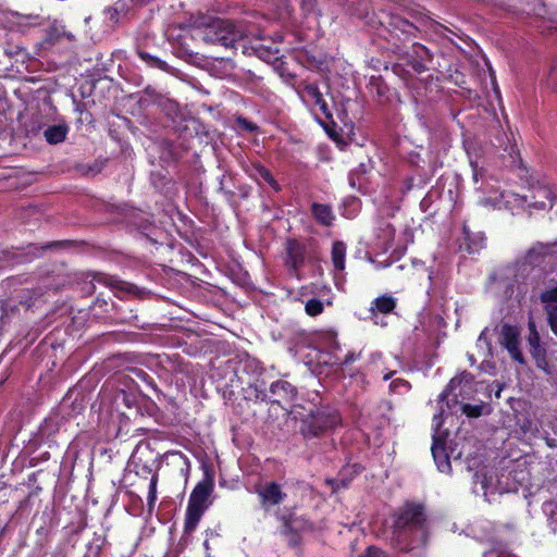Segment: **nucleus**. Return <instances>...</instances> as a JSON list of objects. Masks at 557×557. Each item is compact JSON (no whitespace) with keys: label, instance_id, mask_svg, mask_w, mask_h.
<instances>
[{"label":"nucleus","instance_id":"obj_1","mask_svg":"<svg viewBox=\"0 0 557 557\" xmlns=\"http://www.w3.org/2000/svg\"><path fill=\"white\" fill-rule=\"evenodd\" d=\"M472 381V375L470 373L463 372L459 376H456L450 380L449 384L447 385L446 389L443 391L438 396V403L441 404L440 412L434 414L433 417V445H432V455L434 458V461L437 466V469L441 472H449L450 471V461L449 459L453 458L454 460L460 459L465 456L466 459H469L470 453L466 450V446L469 445L468 442L462 443V446L460 449H458V444H455V447L449 448V454L447 453L445 443H444V433L440 430L443 423V418L446 416V411L443 408V403L446 401V406L449 408V393L455 391L458 385H460L462 382L469 383Z\"/></svg>","mask_w":557,"mask_h":557},{"label":"nucleus","instance_id":"obj_2","mask_svg":"<svg viewBox=\"0 0 557 557\" xmlns=\"http://www.w3.org/2000/svg\"><path fill=\"white\" fill-rule=\"evenodd\" d=\"M554 202L553 191L544 185L534 187L530 195L520 196L515 193H500L497 197H486L481 200L484 206H491L496 209H509L515 210L516 208H533V209H545L547 205L552 206Z\"/></svg>","mask_w":557,"mask_h":557},{"label":"nucleus","instance_id":"obj_3","mask_svg":"<svg viewBox=\"0 0 557 557\" xmlns=\"http://www.w3.org/2000/svg\"><path fill=\"white\" fill-rule=\"evenodd\" d=\"M262 36L247 25H234L231 21L215 18L202 29V38L206 42L221 45L230 48L243 38Z\"/></svg>","mask_w":557,"mask_h":557},{"label":"nucleus","instance_id":"obj_4","mask_svg":"<svg viewBox=\"0 0 557 557\" xmlns=\"http://www.w3.org/2000/svg\"><path fill=\"white\" fill-rule=\"evenodd\" d=\"M212 486L208 482H199L190 494L186 510L185 531L193 532L203 515Z\"/></svg>","mask_w":557,"mask_h":557},{"label":"nucleus","instance_id":"obj_5","mask_svg":"<svg viewBox=\"0 0 557 557\" xmlns=\"http://www.w3.org/2000/svg\"><path fill=\"white\" fill-rule=\"evenodd\" d=\"M341 423L339 414L336 410L321 408L311 412L301 425V432L306 437H314L322 432L332 429Z\"/></svg>","mask_w":557,"mask_h":557},{"label":"nucleus","instance_id":"obj_6","mask_svg":"<svg viewBox=\"0 0 557 557\" xmlns=\"http://www.w3.org/2000/svg\"><path fill=\"white\" fill-rule=\"evenodd\" d=\"M261 505L268 509L272 506L280 505L286 497L282 486L276 482H265L256 486Z\"/></svg>","mask_w":557,"mask_h":557},{"label":"nucleus","instance_id":"obj_7","mask_svg":"<svg viewBox=\"0 0 557 557\" xmlns=\"http://www.w3.org/2000/svg\"><path fill=\"white\" fill-rule=\"evenodd\" d=\"M500 344L508 350L515 361L520 364L524 362L520 350L519 332L515 326L506 324L502 327Z\"/></svg>","mask_w":557,"mask_h":557},{"label":"nucleus","instance_id":"obj_8","mask_svg":"<svg viewBox=\"0 0 557 557\" xmlns=\"http://www.w3.org/2000/svg\"><path fill=\"white\" fill-rule=\"evenodd\" d=\"M301 100L312 108H319L324 114L327 113V104L319 88L313 84H304L297 88Z\"/></svg>","mask_w":557,"mask_h":557},{"label":"nucleus","instance_id":"obj_9","mask_svg":"<svg viewBox=\"0 0 557 557\" xmlns=\"http://www.w3.org/2000/svg\"><path fill=\"white\" fill-rule=\"evenodd\" d=\"M424 521L423 509L420 506H407L399 515L396 524L397 528H412L418 530Z\"/></svg>","mask_w":557,"mask_h":557},{"label":"nucleus","instance_id":"obj_10","mask_svg":"<svg viewBox=\"0 0 557 557\" xmlns=\"http://www.w3.org/2000/svg\"><path fill=\"white\" fill-rule=\"evenodd\" d=\"M557 252V242L552 243H536L534 244L525 255V261L530 264H536L541 260L549 255Z\"/></svg>","mask_w":557,"mask_h":557},{"label":"nucleus","instance_id":"obj_11","mask_svg":"<svg viewBox=\"0 0 557 557\" xmlns=\"http://www.w3.org/2000/svg\"><path fill=\"white\" fill-rule=\"evenodd\" d=\"M541 300L545 305L552 331L557 335V286L542 293Z\"/></svg>","mask_w":557,"mask_h":557},{"label":"nucleus","instance_id":"obj_12","mask_svg":"<svg viewBox=\"0 0 557 557\" xmlns=\"http://www.w3.org/2000/svg\"><path fill=\"white\" fill-rule=\"evenodd\" d=\"M286 263L297 270L304 262V247L300 243L294 239H288L286 243Z\"/></svg>","mask_w":557,"mask_h":557},{"label":"nucleus","instance_id":"obj_13","mask_svg":"<svg viewBox=\"0 0 557 557\" xmlns=\"http://www.w3.org/2000/svg\"><path fill=\"white\" fill-rule=\"evenodd\" d=\"M481 484L484 495L494 494L498 491L496 478L492 470L475 474V484Z\"/></svg>","mask_w":557,"mask_h":557},{"label":"nucleus","instance_id":"obj_14","mask_svg":"<svg viewBox=\"0 0 557 557\" xmlns=\"http://www.w3.org/2000/svg\"><path fill=\"white\" fill-rule=\"evenodd\" d=\"M249 175L257 181H259V180L264 181L275 190L280 189V185L274 180V177L270 173V171L259 163H255L251 165V169L249 170Z\"/></svg>","mask_w":557,"mask_h":557},{"label":"nucleus","instance_id":"obj_15","mask_svg":"<svg viewBox=\"0 0 557 557\" xmlns=\"http://www.w3.org/2000/svg\"><path fill=\"white\" fill-rule=\"evenodd\" d=\"M67 132L69 128L65 124H58L49 126L44 135L49 144H59L65 139Z\"/></svg>","mask_w":557,"mask_h":557},{"label":"nucleus","instance_id":"obj_16","mask_svg":"<svg viewBox=\"0 0 557 557\" xmlns=\"http://www.w3.org/2000/svg\"><path fill=\"white\" fill-rule=\"evenodd\" d=\"M311 210L313 216L318 222L326 226L332 224L334 215L331 208L327 205L313 203Z\"/></svg>","mask_w":557,"mask_h":557},{"label":"nucleus","instance_id":"obj_17","mask_svg":"<svg viewBox=\"0 0 557 557\" xmlns=\"http://www.w3.org/2000/svg\"><path fill=\"white\" fill-rule=\"evenodd\" d=\"M346 257V245L343 242H334L332 247V262L337 271H344Z\"/></svg>","mask_w":557,"mask_h":557},{"label":"nucleus","instance_id":"obj_18","mask_svg":"<svg viewBox=\"0 0 557 557\" xmlns=\"http://www.w3.org/2000/svg\"><path fill=\"white\" fill-rule=\"evenodd\" d=\"M396 307V300L392 296H381L377 297L371 306V311H379L381 313H391Z\"/></svg>","mask_w":557,"mask_h":557},{"label":"nucleus","instance_id":"obj_19","mask_svg":"<svg viewBox=\"0 0 557 557\" xmlns=\"http://www.w3.org/2000/svg\"><path fill=\"white\" fill-rule=\"evenodd\" d=\"M157 485L158 474L153 473L148 484L147 508L149 513H151L152 510L154 509V505L157 502Z\"/></svg>","mask_w":557,"mask_h":557},{"label":"nucleus","instance_id":"obj_20","mask_svg":"<svg viewBox=\"0 0 557 557\" xmlns=\"http://www.w3.org/2000/svg\"><path fill=\"white\" fill-rule=\"evenodd\" d=\"M476 347L483 351V355L484 356H490L492 352V347H491V343H490V338H488V330L487 329H484L478 341H476Z\"/></svg>","mask_w":557,"mask_h":557},{"label":"nucleus","instance_id":"obj_21","mask_svg":"<svg viewBox=\"0 0 557 557\" xmlns=\"http://www.w3.org/2000/svg\"><path fill=\"white\" fill-rule=\"evenodd\" d=\"M324 309L323 302L317 298H311L306 302L305 310L306 313L315 317L322 313Z\"/></svg>","mask_w":557,"mask_h":557},{"label":"nucleus","instance_id":"obj_22","mask_svg":"<svg viewBox=\"0 0 557 557\" xmlns=\"http://www.w3.org/2000/svg\"><path fill=\"white\" fill-rule=\"evenodd\" d=\"M389 389L396 394H405L410 389V384L403 379H396L392 381Z\"/></svg>","mask_w":557,"mask_h":557},{"label":"nucleus","instance_id":"obj_23","mask_svg":"<svg viewBox=\"0 0 557 557\" xmlns=\"http://www.w3.org/2000/svg\"><path fill=\"white\" fill-rule=\"evenodd\" d=\"M530 352L533 356V358L536 360L537 367L546 370V368H545L546 360H545L544 349H542V347L539 345V346L531 347Z\"/></svg>","mask_w":557,"mask_h":557},{"label":"nucleus","instance_id":"obj_24","mask_svg":"<svg viewBox=\"0 0 557 557\" xmlns=\"http://www.w3.org/2000/svg\"><path fill=\"white\" fill-rule=\"evenodd\" d=\"M358 358H359V355H357L355 352H348L344 359H341L339 357L334 356L327 362L349 364V363L354 362L355 360H357Z\"/></svg>","mask_w":557,"mask_h":557},{"label":"nucleus","instance_id":"obj_25","mask_svg":"<svg viewBox=\"0 0 557 557\" xmlns=\"http://www.w3.org/2000/svg\"><path fill=\"white\" fill-rule=\"evenodd\" d=\"M529 329H530V335H529L528 341L530 344V348L534 347V346H539L540 345V335L535 330L534 322H529Z\"/></svg>","mask_w":557,"mask_h":557},{"label":"nucleus","instance_id":"obj_26","mask_svg":"<svg viewBox=\"0 0 557 557\" xmlns=\"http://www.w3.org/2000/svg\"><path fill=\"white\" fill-rule=\"evenodd\" d=\"M470 165L473 172V181L478 183L479 177L482 176V169L479 166V163L472 159L470 160Z\"/></svg>","mask_w":557,"mask_h":557},{"label":"nucleus","instance_id":"obj_27","mask_svg":"<svg viewBox=\"0 0 557 557\" xmlns=\"http://www.w3.org/2000/svg\"><path fill=\"white\" fill-rule=\"evenodd\" d=\"M360 557H385L384 553L375 547H370L367 553Z\"/></svg>","mask_w":557,"mask_h":557},{"label":"nucleus","instance_id":"obj_28","mask_svg":"<svg viewBox=\"0 0 557 557\" xmlns=\"http://www.w3.org/2000/svg\"><path fill=\"white\" fill-rule=\"evenodd\" d=\"M325 338L330 343V348L331 349L336 350V349L339 348L338 343L336 342V335L334 333H332V332L326 333Z\"/></svg>","mask_w":557,"mask_h":557},{"label":"nucleus","instance_id":"obj_29","mask_svg":"<svg viewBox=\"0 0 557 557\" xmlns=\"http://www.w3.org/2000/svg\"><path fill=\"white\" fill-rule=\"evenodd\" d=\"M483 557H507V556H504L499 552L493 549V550L485 553Z\"/></svg>","mask_w":557,"mask_h":557},{"label":"nucleus","instance_id":"obj_30","mask_svg":"<svg viewBox=\"0 0 557 557\" xmlns=\"http://www.w3.org/2000/svg\"><path fill=\"white\" fill-rule=\"evenodd\" d=\"M139 57H140L144 61H148V59H150V57H149L147 53H144V52H139Z\"/></svg>","mask_w":557,"mask_h":557},{"label":"nucleus","instance_id":"obj_31","mask_svg":"<svg viewBox=\"0 0 557 557\" xmlns=\"http://www.w3.org/2000/svg\"><path fill=\"white\" fill-rule=\"evenodd\" d=\"M468 358H469V361H470L471 364L475 363V359H474V357L472 355H469Z\"/></svg>","mask_w":557,"mask_h":557},{"label":"nucleus","instance_id":"obj_32","mask_svg":"<svg viewBox=\"0 0 557 557\" xmlns=\"http://www.w3.org/2000/svg\"><path fill=\"white\" fill-rule=\"evenodd\" d=\"M394 372H389V373H386L383 379L386 381L388 379H391V376L393 375Z\"/></svg>","mask_w":557,"mask_h":557},{"label":"nucleus","instance_id":"obj_33","mask_svg":"<svg viewBox=\"0 0 557 557\" xmlns=\"http://www.w3.org/2000/svg\"><path fill=\"white\" fill-rule=\"evenodd\" d=\"M500 392H502V388H500V387H498V389L495 392V396H496L497 398H499V397H500Z\"/></svg>","mask_w":557,"mask_h":557},{"label":"nucleus","instance_id":"obj_34","mask_svg":"<svg viewBox=\"0 0 557 557\" xmlns=\"http://www.w3.org/2000/svg\"><path fill=\"white\" fill-rule=\"evenodd\" d=\"M392 246L389 244H386L385 250H388Z\"/></svg>","mask_w":557,"mask_h":557}]
</instances>
